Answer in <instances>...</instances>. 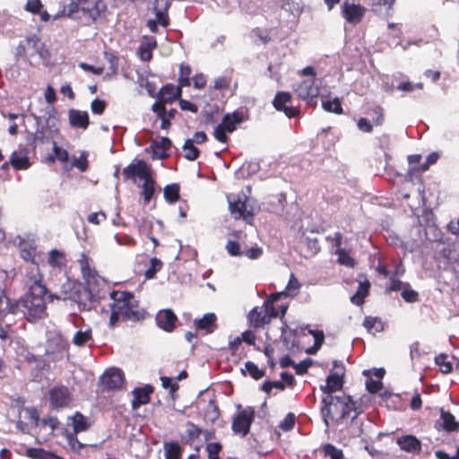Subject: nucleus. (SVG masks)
<instances>
[{
	"instance_id": "nucleus-1",
	"label": "nucleus",
	"mask_w": 459,
	"mask_h": 459,
	"mask_svg": "<svg viewBox=\"0 0 459 459\" xmlns=\"http://www.w3.org/2000/svg\"><path fill=\"white\" fill-rule=\"evenodd\" d=\"M30 287L28 292L19 300L9 305V313L21 312L29 322H35L47 316V299L48 290L43 284V275L37 269L28 273Z\"/></svg>"
},
{
	"instance_id": "nucleus-2",
	"label": "nucleus",
	"mask_w": 459,
	"mask_h": 459,
	"mask_svg": "<svg viewBox=\"0 0 459 459\" xmlns=\"http://www.w3.org/2000/svg\"><path fill=\"white\" fill-rule=\"evenodd\" d=\"M112 303L109 326L115 327L119 320L139 322L146 317L147 312L140 307L134 294L126 290H112L109 294Z\"/></svg>"
},
{
	"instance_id": "nucleus-3",
	"label": "nucleus",
	"mask_w": 459,
	"mask_h": 459,
	"mask_svg": "<svg viewBox=\"0 0 459 459\" xmlns=\"http://www.w3.org/2000/svg\"><path fill=\"white\" fill-rule=\"evenodd\" d=\"M322 418L326 427L329 421L342 422L345 418L351 416V420H355L362 411L356 406V403L351 395L342 394L341 395H324L322 398V406L320 409Z\"/></svg>"
},
{
	"instance_id": "nucleus-4",
	"label": "nucleus",
	"mask_w": 459,
	"mask_h": 459,
	"mask_svg": "<svg viewBox=\"0 0 459 459\" xmlns=\"http://www.w3.org/2000/svg\"><path fill=\"white\" fill-rule=\"evenodd\" d=\"M88 291L81 285L66 279L65 281L61 285L60 291L55 294H49V300L52 301L54 299L58 300H71L79 305L82 303V295L88 296Z\"/></svg>"
},
{
	"instance_id": "nucleus-5",
	"label": "nucleus",
	"mask_w": 459,
	"mask_h": 459,
	"mask_svg": "<svg viewBox=\"0 0 459 459\" xmlns=\"http://www.w3.org/2000/svg\"><path fill=\"white\" fill-rule=\"evenodd\" d=\"M48 400L51 410L61 411L70 407L73 395L67 386L59 385L49 389Z\"/></svg>"
},
{
	"instance_id": "nucleus-6",
	"label": "nucleus",
	"mask_w": 459,
	"mask_h": 459,
	"mask_svg": "<svg viewBox=\"0 0 459 459\" xmlns=\"http://www.w3.org/2000/svg\"><path fill=\"white\" fill-rule=\"evenodd\" d=\"M334 371L326 377V385H321L320 390L325 395L333 394L336 391L342 390L344 384L345 368L342 361L333 360Z\"/></svg>"
},
{
	"instance_id": "nucleus-7",
	"label": "nucleus",
	"mask_w": 459,
	"mask_h": 459,
	"mask_svg": "<svg viewBox=\"0 0 459 459\" xmlns=\"http://www.w3.org/2000/svg\"><path fill=\"white\" fill-rule=\"evenodd\" d=\"M255 411L253 407H247L238 411L232 420L231 429L235 434L246 437L255 420Z\"/></svg>"
},
{
	"instance_id": "nucleus-8",
	"label": "nucleus",
	"mask_w": 459,
	"mask_h": 459,
	"mask_svg": "<svg viewBox=\"0 0 459 459\" xmlns=\"http://www.w3.org/2000/svg\"><path fill=\"white\" fill-rule=\"evenodd\" d=\"M82 17L87 22L95 23L99 19L105 18L108 6L103 0H82Z\"/></svg>"
},
{
	"instance_id": "nucleus-9",
	"label": "nucleus",
	"mask_w": 459,
	"mask_h": 459,
	"mask_svg": "<svg viewBox=\"0 0 459 459\" xmlns=\"http://www.w3.org/2000/svg\"><path fill=\"white\" fill-rule=\"evenodd\" d=\"M124 383V372L117 368L106 370L100 378V385L103 392L119 390L122 388Z\"/></svg>"
},
{
	"instance_id": "nucleus-10",
	"label": "nucleus",
	"mask_w": 459,
	"mask_h": 459,
	"mask_svg": "<svg viewBox=\"0 0 459 459\" xmlns=\"http://www.w3.org/2000/svg\"><path fill=\"white\" fill-rule=\"evenodd\" d=\"M294 91L298 97L307 104H312L320 94V87L316 83V78H309L301 81L294 87Z\"/></svg>"
},
{
	"instance_id": "nucleus-11",
	"label": "nucleus",
	"mask_w": 459,
	"mask_h": 459,
	"mask_svg": "<svg viewBox=\"0 0 459 459\" xmlns=\"http://www.w3.org/2000/svg\"><path fill=\"white\" fill-rule=\"evenodd\" d=\"M292 95L289 91H278L273 100V106L277 111H281L289 118L299 116V108L291 105Z\"/></svg>"
},
{
	"instance_id": "nucleus-12",
	"label": "nucleus",
	"mask_w": 459,
	"mask_h": 459,
	"mask_svg": "<svg viewBox=\"0 0 459 459\" xmlns=\"http://www.w3.org/2000/svg\"><path fill=\"white\" fill-rule=\"evenodd\" d=\"M152 174L150 165L143 160H136L123 169L122 175L126 180L131 179L135 182L136 178L141 180Z\"/></svg>"
},
{
	"instance_id": "nucleus-13",
	"label": "nucleus",
	"mask_w": 459,
	"mask_h": 459,
	"mask_svg": "<svg viewBox=\"0 0 459 459\" xmlns=\"http://www.w3.org/2000/svg\"><path fill=\"white\" fill-rule=\"evenodd\" d=\"M367 8L359 4L345 1L342 5V17L351 24L359 23L364 18Z\"/></svg>"
},
{
	"instance_id": "nucleus-14",
	"label": "nucleus",
	"mask_w": 459,
	"mask_h": 459,
	"mask_svg": "<svg viewBox=\"0 0 459 459\" xmlns=\"http://www.w3.org/2000/svg\"><path fill=\"white\" fill-rule=\"evenodd\" d=\"M20 257L27 262L36 265L33 272H36L39 268V262L37 260V244L34 239H24L21 238L18 243Z\"/></svg>"
},
{
	"instance_id": "nucleus-15",
	"label": "nucleus",
	"mask_w": 459,
	"mask_h": 459,
	"mask_svg": "<svg viewBox=\"0 0 459 459\" xmlns=\"http://www.w3.org/2000/svg\"><path fill=\"white\" fill-rule=\"evenodd\" d=\"M181 96L182 88L179 85L176 86L173 83H167L160 89L157 94V101L154 104L165 107L166 104H171L176 100H179Z\"/></svg>"
},
{
	"instance_id": "nucleus-16",
	"label": "nucleus",
	"mask_w": 459,
	"mask_h": 459,
	"mask_svg": "<svg viewBox=\"0 0 459 459\" xmlns=\"http://www.w3.org/2000/svg\"><path fill=\"white\" fill-rule=\"evenodd\" d=\"M229 210L235 220L243 219L249 222L254 218L252 211L247 209L246 200L243 201L238 196L229 199Z\"/></svg>"
},
{
	"instance_id": "nucleus-17",
	"label": "nucleus",
	"mask_w": 459,
	"mask_h": 459,
	"mask_svg": "<svg viewBox=\"0 0 459 459\" xmlns=\"http://www.w3.org/2000/svg\"><path fill=\"white\" fill-rule=\"evenodd\" d=\"M30 151L26 147L19 146L18 150L13 152L10 157V165L15 170H26L30 166Z\"/></svg>"
},
{
	"instance_id": "nucleus-18",
	"label": "nucleus",
	"mask_w": 459,
	"mask_h": 459,
	"mask_svg": "<svg viewBox=\"0 0 459 459\" xmlns=\"http://www.w3.org/2000/svg\"><path fill=\"white\" fill-rule=\"evenodd\" d=\"M396 444L401 450L412 455H420L422 448L421 441L411 434L397 437Z\"/></svg>"
},
{
	"instance_id": "nucleus-19",
	"label": "nucleus",
	"mask_w": 459,
	"mask_h": 459,
	"mask_svg": "<svg viewBox=\"0 0 459 459\" xmlns=\"http://www.w3.org/2000/svg\"><path fill=\"white\" fill-rule=\"evenodd\" d=\"M157 325L165 332L171 333L176 328L178 317L172 309L160 310L155 317Z\"/></svg>"
},
{
	"instance_id": "nucleus-20",
	"label": "nucleus",
	"mask_w": 459,
	"mask_h": 459,
	"mask_svg": "<svg viewBox=\"0 0 459 459\" xmlns=\"http://www.w3.org/2000/svg\"><path fill=\"white\" fill-rule=\"evenodd\" d=\"M154 392V387L152 385H145L143 387H135L132 394L134 399L132 400L131 406L133 410H137L142 405L148 404L151 402V394Z\"/></svg>"
},
{
	"instance_id": "nucleus-21",
	"label": "nucleus",
	"mask_w": 459,
	"mask_h": 459,
	"mask_svg": "<svg viewBox=\"0 0 459 459\" xmlns=\"http://www.w3.org/2000/svg\"><path fill=\"white\" fill-rule=\"evenodd\" d=\"M78 264L87 284L91 285L92 282H97L98 278H100L98 272L91 266L90 258L84 252L81 254Z\"/></svg>"
},
{
	"instance_id": "nucleus-22",
	"label": "nucleus",
	"mask_w": 459,
	"mask_h": 459,
	"mask_svg": "<svg viewBox=\"0 0 459 459\" xmlns=\"http://www.w3.org/2000/svg\"><path fill=\"white\" fill-rule=\"evenodd\" d=\"M436 428L446 432H455L459 431V422L450 411L441 409L440 419L436 422Z\"/></svg>"
},
{
	"instance_id": "nucleus-23",
	"label": "nucleus",
	"mask_w": 459,
	"mask_h": 459,
	"mask_svg": "<svg viewBox=\"0 0 459 459\" xmlns=\"http://www.w3.org/2000/svg\"><path fill=\"white\" fill-rule=\"evenodd\" d=\"M68 119L72 127L87 129L90 125V117L87 111L72 108L68 112Z\"/></svg>"
},
{
	"instance_id": "nucleus-24",
	"label": "nucleus",
	"mask_w": 459,
	"mask_h": 459,
	"mask_svg": "<svg viewBox=\"0 0 459 459\" xmlns=\"http://www.w3.org/2000/svg\"><path fill=\"white\" fill-rule=\"evenodd\" d=\"M242 343L240 337L237 336L232 341H230L228 344L227 350L230 354L231 360L236 364L239 363L247 356Z\"/></svg>"
},
{
	"instance_id": "nucleus-25",
	"label": "nucleus",
	"mask_w": 459,
	"mask_h": 459,
	"mask_svg": "<svg viewBox=\"0 0 459 459\" xmlns=\"http://www.w3.org/2000/svg\"><path fill=\"white\" fill-rule=\"evenodd\" d=\"M52 141H54L52 130L48 126H42L31 135L29 143L35 149L38 144L48 143Z\"/></svg>"
},
{
	"instance_id": "nucleus-26",
	"label": "nucleus",
	"mask_w": 459,
	"mask_h": 459,
	"mask_svg": "<svg viewBox=\"0 0 459 459\" xmlns=\"http://www.w3.org/2000/svg\"><path fill=\"white\" fill-rule=\"evenodd\" d=\"M247 319L249 325L255 329L263 328L265 325L270 324L268 316L264 314L262 307H255L248 315Z\"/></svg>"
},
{
	"instance_id": "nucleus-27",
	"label": "nucleus",
	"mask_w": 459,
	"mask_h": 459,
	"mask_svg": "<svg viewBox=\"0 0 459 459\" xmlns=\"http://www.w3.org/2000/svg\"><path fill=\"white\" fill-rule=\"evenodd\" d=\"M217 316L213 313H207L198 320H195V325L198 330L205 333H212L217 328Z\"/></svg>"
},
{
	"instance_id": "nucleus-28",
	"label": "nucleus",
	"mask_w": 459,
	"mask_h": 459,
	"mask_svg": "<svg viewBox=\"0 0 459 459\" xmlns=\"http://www.w3.org/2000/svg\"><path fill=\"white\" fill-rule=\"evenodd\" d=\"M244 121V115L242 112L235 111L233 113H227L223 116L221 126L226 128L228 133L234 132L238 126Z\"/></svg>"
},
{
	"instance_id": "nucleus-29",
	"label": "nucleus",
	"mask_w": 459,
	"mask_h": 459,
	"mask_svg": "<svg viewBox=\"0 0 459 459\" xmlns=\"http://www.w3.org/2000/svg\"><path fill=\"white\" fill-rule=\"evenodd\" d=\"M48 264L53 269L62 271L65 269L67 259L65 253L58 249H52L48 253Z\"/></svg>"
},
{
	"instance_id": "nucleus-30",
	"label": "nucleus",
	"mask_w": 459,
	"mask_h": 459,
	"mask_svg": "<svg viewBox=\"0 0 459 459\" xmlns=\"http://www.w3.org/2000/svg\"><path fill=\"white\" fill-rule=\"evenodd\" d=\"M371 283L368 280L360 281L356 293L351 298V301L356 306H361L365 302V298L369 294Z\"/></svg>"
},
{
	"instance_id": "nucleus-31",
	"label": "nucleus",
	"mask_w": 459,
	"mask_h": 459,
	"mask_svg": "<svg viewBox=\"0 0 459 459\" xmlns=\"http://www.w3.org/2000/svg\"><path fill=\"white\" fill-rule=\"evenodd\" d=\"M143 181V182L141 186V195H143L144 203L149 204L155 194L156 181L152 178V174L150 175L148 178H144Z\"/></svg>"
},
{
	"instance_id": "nucleus-32",
	"label": "nucleus",
	"mask_w": 459,
	"mask_h": 459,
	"mask_svg": "<svg viewBox=\"0 0 459 459\" xmlns=\"http://www.w3.org/2000/svg\"><path fill=\"white\" fill-rule=\"evenodd\" d=\"M151 146L154 155L160 160H164L169 157L167 151L171 147V141L168 137H162L160 141L153 142Z\"/></svg>"
},
{
	"instance_id": "nucleus-33",
	"label": "nucleus",
	"mask_w": 459,
	"mask_h": 459,
	"mask_svg": "<svg viewBox=\"0 0 459 459\" xmlns=\"http://www.w3.org/2000/svg\"><path fill=\"white\" fill-rule=\"evenodd\" d=\"M82 0H71L63 9V13L69 18L80 19L82 17Z\"/></svg>"
},
{
	"instance_id": "nucleus-34",
	"label": "nucleus",
	"mask_w": 459,
	"mask_h": 459,
	"mask_svg": "<svg viewBox=\"0 0 459 459\" xmlns=\"http://www.w3.org/2000/svg\"><path fill=\"white\" fill-rule=\"evenodd\" d=\"M164 198L169 204H175L180 198V186L178 183L167 185L164 189Z\"/></svg>"
},
{
	"instance_id": "nucleus-35",
	"label": "nucleus",
	"mask_w": 459,
	"mask_h": 459,
	"mask_svg": "<svg viewBox=\"0 0 459 459\" xmlns=\"http://www.w3.org/2000/svg\"><path fill=\"white\" fill-rule=\"evenodd\" d=\"M165 459H180L182 448L178 442H166L164 444Z\"/></svg>"
},
{
	"instance_id": "nucleus-36",
	"label": "nucleus",
	"mask_w": 459,
	"mask_h": 459,
	"mask_svg": "<svg viewBox=\"0 0 459 459\" xmlns=\"http://www.w3.org/2000/svg\"><path fill=\"white\" fill-rule=\"evenodd\" d=\"M192 74V68L189 65L182 63L179 66V74H178V85L183 87H188L191 85L190 76Z\"/></svg>"
},
{
	"instance_id": "nucleus-37",
	"label": "nucleus",
	"mask_w": 459,
	"mask_h": 459,
	"mask_svg": "<svg viewBox=\"0 0 459 459\" xmlns=\"http://www.w3.org/2000/svg\"><path fill=\"white\" fill-rule=\"evenodd\" d=\"M72 424L75 433L85 431L90 428L87 419L79 411H76L72 417Z\"/></svg>"
},
{
	"instance_id": "nucleus-38",
	"label": "nucleus",
	"mask_w": 459,
	"mask_h": 459,
	"mask_svg": "<svg viewBox=\"0 0 459 459\" xmlns=\"http://www.w3.org/2000/svg\"><path fill=\"white\" fill-rule=\"evenodd\" d=\"M366 114L371 117L374 126H380L384 124L385 113L384 108L381 106L377 105L368 108L366 111Z\"/></svg>"
},
{
	"instance_id": "nucleus-39",
	"label": "nucleus",
	"mask_w": 459,
	"mask_h": 459,
	"mask_svg": "<svg viewBox=\"0 0 459 459\" xmlns=\"http://www.w3.org/2000/svg\"><path fill=\"white\" fill-rule=\"evenodd\" d=\"M183 150L185 152L184 158L190 161L195 160L200 155V151L194 145L192 139H186L185 141Z\"/></svg>"
},
{
	"instance_id": "nucleus-40",
	"label": "nucleus",
	"mask_w": 459,
	"mask_h": 459,
	"mask_svg": "<svg viewBox=\"0 0 459 459\" xmlns=\"http://www.w3.org/2000/svg\"><path fill=\"white\" fill-rule=\"evenodd\" d=\"M301 242L307 248V252L304 255L306 257L313 256L320 251L319 241L316 238L304 237Z\"/></svg>"
},
{
	"instance_id": "nucleus-41",
	"label": "nucleus",
	"mask_w": 459,
	"mask_h": 459,
	"mask_svg": "<svg viewBox=\"0 0 459 459\" xmlns=\"http://www.w3.org/2000/svg\"><path fill=\"white\" fill-rule=\"evenodd\" d=\"M322 107L327 112H333L337 115L342 114V107L341 100L338 98H334L333 100H323Z\"/></svg>"
},
{
	"instance_id": "nucleus-42",
	"label": "nucleus",
	"mask_w": 459,
	"mask_h": 459,
	"mask_svg": "<svg viewBox=\"0 0 459 459\" xmlns=\"http://www.w3.org/2000/svg\"><path fill=\"white\" fill-rule=\"evenodd\" d=\"M364 327L369 333H379L383 330V325L378 317L366 316L363 322Z\"/></svg>"
},
{
	"instance_id": "nucleus-43",
	"label": "nucleus",
	"mask_w": 459,
	"mask_h": 459,
	"mask_svg": "<svg viewBox=\"0 0 459 459\" xmlns=\"http://www.w3.org/2000/svg\"><path fill=\"white\" fill-rule=\"evenodd\" d=\"M91 340H92L91 329L80 330L74 335L73 343L78 347H82Z\"/></svg>"
},
{
	"instance_id": "nucleus-44",
	"label": "nucleus",
	"mask_w": 459,
	"mask_h": 459,
	"mask_svg": "<svg viewBox=\"0 0 459 459\" xmlns=\"http://www.w3.org/2000/svg\"><path fill=\"white\" fill-rule=\"evenodd\" d=\"M77 434L78 433L65 430V437L71 449L74 453L79 454L81 450L85 446V445L80 442V440L77 438Z\"/></svg>"
},
{
	"instance_id": "nucleus-45",
	"label": "nucleus",
	"mask_w": 459,
	"mask_h": 459,
	"mask_svg": "<svg viewBox=\"0 0 459 459\" xmlns=\"http://www.w3.org/2000/svg\"><path fill=\"white\" fill-rule=\"evenodd\" d=\"M162 266H163V263L161 262V260H160L157 257H152L150 260L149 268L144 273L145 279L151 280V279L155 278L156 273L162 269Z\"/></svg>"
},
{
	"instance_id": "nucleus-46",
	"label": "nucleus",
	"mask_w": 459,
	"mask_h": 459,
	"mask_svg": "<svg viewBox=\"0 0 459 459\" xmlns=\"http://www.w3.org/2000/svg\"><path fill=\"white\" fill-rule=\"evenodd\" d=\"M72 167L78 169L81 172H85L89 168L87 152H82L78 158L74 157Z\"/></svg>"
},
{
	"instance_id": "nucleus-47",
	"label": "nucleus",
	"mask_w": 459,
	"mask_h": 459,
	"mask_svg": "<svg viewBox=\"0 0 459 459\" xmlns=\"http://www.w3.org/2000/svg\"><path fill=\"white\" fill-rule=\"evenodd\" d=\"M325 456H329L330 459H344L343 452L342 449L337 448L333 444H325L323 446Z\"/></svg>"
},
{
	"instance_id": "nucleus-48",
	"label": "nucleus",
	"mask_w": 459,
	"mask_h": 459,
	"mask_svg": "<svg viewBox=\"0 0 459 459\" xmlns=\"http://www.w3.org/2000/svg\"><path fill=\"white\" fill-rule=\"evenodd\" d=\"M395 0H372L370 9L375 13H381L383 8L391 9Z\"/></svg>"
},
{
	"instance_id": "nucleus-49",
	"label": "nucleus",
	"mask_w": 459,
	"mask_h": 459,
	"mask_svg": "<svg viewBox=\"0 0 459 459\" xmlns=\"http://www.w3.org/2000/svg\"><path fill=\"white\" fill-rule=\"evenodd\" d=\"M152 110L157 115L158 118L161 120L160 128L169 129L171 123L170 120L164 117L165 107H161L160 104H152Z\"/></svg>"
},
{
	"instance_id": "nucleus-50",
	"label": "nucleus",
	"mask_w": 459,
	"mask_h": 459,
	"mask_svg": "<svg viewBox=\"0 0 459 459\" xmlns=\"http://www.w3.org/2000/svg\"><path fill=\"white\" fill-rule=\"evenodd\" d=\"M208 459H221L220 453L222 450V445L219 442L208 443L205 446Z\"/></svg>"
},
{
	"instance_id": "nucleus-51",
	"label": "nucleus",
	"mask_w": 459,
	"mask_h": 459,
	"mask_svg": "<svg viewBox=\"0 0 459 459\" xmlns=\"http://www.w3.org/2000/svg\"><path fill=\"white\" fill-rule=\"evenodd\" d=\"M300 288V283L298 279L295 277L293 273L290 274V280L286 286L284 292H286V296L294 297L298 294L299 290Z\"/></svg>"
},
{
	"instance_id": "nucleus-52",
	"label": "nucleus",
	"mask_w": 459,
	"mask_h": 459,
	"mask_svg": "<svg viewBox=\"0 0 459 459\" xmlns=\"http://www.w3.org/2000/svg\"><path fill=\"white\" fill-rule=\"evenodd\" d=\"M435 362L439 366L441 372L445 374L450 373L453 369L452 363L447 360V356L446 354L441 353L436 356Z\"/></svg>"
},
{
	"instance_id": "nucleus-53",
	"label": "nucleus",
	"mask_w": 459,
	"mask_h": 459,
	"mask_svg": "<svg viewBox=\"0 0 459 459\" xmlns=\"http://www.w3.org/2000/svg\"><path fill=\"white\" fill-rule=\"evenodd\" d=\"M245 368L248 374L255 380L261 379L264 376V371L260 369L257 365L252 361L246 362Z\"/></svg>"
},
{
	"instance_id": "nucleus-54",
	"label": "nucleus",
	"mask_w": 459,
	"mask_h": 459,
	"mask_svg": "<svg viewBox=\"0 0 459 459\" xmlns=\"http://www.w3.org/2000/svg\"><path fill=\"white\" fill-rule=\"evenodd\" d=\"M26 418L30 421V424L35 425L36 427L39 426L41 420L39 418V410L36 407H28L25 409Z\"/></svg>"
},
{
	"instance_id": "nucleus-55",
	"label": "nucleus",
	"mask_w": 459,
	"mask_h": 459,
	"mask_svg": "<svg viewBox=\"0 0 459 459\" xmlns=\"http://www.w3.org/2000/svg\"><path fill=\"white\" fill-rule=\"evenodd\" d=\"M295 420H296L295 414L292 412H289L285 416L283 420L279 424V428L282 431H290V430L293 429V428L295 426Z\"/></svg>"
},
{
	"instance_id": "nucleus-56",
	"label": "nucleus",
	"mask_w": 459,
	"mask_h": 459,
	"mask_svg": "<svg viewBox=\"0 0 459 459\" xmlns=\"http://www.w3.org/2000/svg\"><path fill=\"white\" fill-rule=\"evenodd\" d=\"M336 253L338 255V261L341 264H344L349 267H353L355 265L354 259L345 249H338Z\"/></svg>"
},
{
	"instance_id": "nucleus-57",
	"label": "nucleus",
	"mask_w": 459,
	"mask_h": 459,
	"mask_svg": "<svg viewBox=\"0 0 459 459\" xmlns=\"http://www.w3.org/2000/svg\"><path fill=\"white\" fill-rule=\"evenodd\" d=\"M161 385L165 389H169V393L171 396L174 398V394L179 388V385L177 382H173L171 377H160Z\"/></svg>"
},
{
	"instance_id": "nucleus-58",
	"label": "nucleus",
	"mask_w": 459,
	"mask_h": 459,
	"mask_svg": "<svg viewBox=\"0 0 459 459\" xmlns=\"http://www.w3.org/2000/svg\"><path fill=\"white\" fill-rule=\"evenodd\" d=\"M186 435L190 441H194L202 434V429L199 428L197 425L194 424L193 422H187L186 424Z\"/></svg>"
},
{
	"instance_id": "nucleus-59",
	"label": "nucleus",
	"mask_w": 459,
	"mask_h": 459,
	"mask_svg": "<svg viewBox=\"0 0 459 459\" xmlns=\"http://www.w3.org/2000/svg\"><path fill=\"white\" fill-rule=\"evenodd\" d=\"M53 143V152L56 156V159L60 162H66L69 160L68 152L57 145L55 141H52Z\"/></svg>"
},
{
	"instance_id": "nucleus-60",
	"label": "nucleus",
	"mask_w": 459,
	"mask_h": 459,
	"mask_svg": "<svg viewBox=\"0 0 459 459\" xmlns=\"http://www.w3.org/2000/svg\"><path fill=\"white\" fill-rule=\"evenodd\" d=\"M60 421L56 417L48 416L41 420L39 427H49L51 433H53L59 426Z\"/></svg>"
},
{
	"instance_id": "nucleus-61",
	"label": "nucleus",
	"mask_w": 459,
	"mask_h": 459,
	"mask_svg": "<svg viewBox=\"0 0 459 459\" xmlns=\"http://www.w3.org/2000/svg\"><path fill=\"white\" fill-rule=\"evenodd\" d=\"M107 108V103L103 100L94 99L91 103V109L93 114L102 115Z\"/></svg>"
},
{
	"instance_id": "nucleus-62",
	"label": "nucleus",
	"mask_w": 459,
	"mask_h": 459,
	"mask_svg": "<svg viewBox=\"0 0 459 459\" xmlns=\"http://www.w3.org/2000/svg\"><path fill=\"white\" fill-rule=\"evenodd\" d=\"M227 252L232 256H240L243 252L240 249V245L238 241L229 240L225 247Z\"/></svg>"
},
{
	"instance_id": "nucleus-63",
	"label": "nucleus",
	"mask_w": 459,
	"mask_h": 459,
	"mask_svg": "<svg viewBox=\"0 0 459 459\" xmlns=\"http://www.w3.org/2000/svg\"><path fill=\"white\" fill-rule=\"evenodd\" d=\"M227 133L228 131L226 130V128H224L221 124H219L215 129H214V132H213V136L214 138L221 142V143H228L229 141V137L227 135Z\"/></svg>"
},
{
	"instance_id": "nucleus-64",
	"label": "nucleus",
	"mask_w": 459,
	"mask_h": 459,
	"mask_svg": "<svg viewBox=\"0 0 459 459\" xmlns=\"http://www.w3.org/2000/svg\"><path fill=\"white\" fill-rule=\"evenodd\" d=\"M45 451L43 448L29 447L25 451V455L30 459H43Z\"/></svg>"
}]
</instances>
